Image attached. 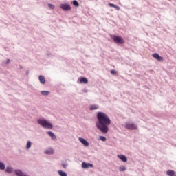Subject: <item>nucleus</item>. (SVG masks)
Masks as SVG:
<instances>
[{"mask_svg":"<svg viewBox=\"0 0 176 176\" xmlns=\"http://www.w3.org/2000/svg\"><path fill=\"white\" fill-rule=\"evenodd\" d=\"M98 122L96 123L97 129L103 134H107L109 131L108 126L111 124V119L105 113L98 112L97 114Z\"/></svg>","mask_w":176,"mask_h":176,"instance_id":"obj_1","label":"nucleus"},{"mask_svg":"<svg viewBox=\"0 0 176 176\" xmlns=\"http://www.w3.org/2000/svg\"><path fill=\"white\" fill-rule=\"evenodd\" d=\"M37 122L38 124L42 126V127H44V129H53V125L46 120H38Z\"/></svg>","mask_w":176,"mask_h":176,"instance_id":"obj_2","label":"nucleus"},{"mask_svg":"<svg viewBox=\"0 0 176 176\" xmlns=\"http://www.w3.org/2000/svg\"><path fill=\"white\" fill-rule=\"evenodd\" d=\"M111 38L113 39V41L116 43H121V44L124 43V40L123 39V38H122V37H120L119 36L111 35Z\"/></svg>","mask_w":176,"mask_h":176,"instance_id":"obj_3","label":"nucleus"},{"mask_svg":"<svg viewBox=\"0 0 176 176\" xmlns=\"http://www.w3.org/2000/svg\"><path fill=\"white\" fill-rule=\"evenodd\" d=\"M125 128L128 130H137V126L133 123H126Z\"/></svg>","mask_w":176,"mask_h":176,"instance_id":"obj_4","label":"nucleus"},{"mask_svg":"<svg viewBox=\"0 0 176 176\" xmlns=\"http://www.w3.org/2000/svg\"><path fill=\"white\" fill-rule=\"evenodd\" d=\"M60 8L63 9V10H71V6H69L68 3L61 4Z\"/></svg>","mask_w":176,"mask_h":176,"instance_id":"obj_5","label":"nucleus"},{"mask_svg":"<svg viewBox=\"0 0 176 176\" xmlns=\"http://www.w3.org/2000/svg\"><path fill=\"white\" fill-rule=\"evenodd\" d=\"M81 167H82V168H85V169L89 168H92L93 164H90V163L82 162V165H81Z\"/></svg>","mask_w":176,"mask_h":176,"instance_id":"obj_6","label":"nucleus"},{"mask_svg":"<svg viewBox=\"0 0 176 176\" xmlns=\"http://www.w3.org/2000/svg\"><path fill=\"white\" fill-rule=\"evenodd\" d=\"M80 142L84 145V146H89V142H87L86 140L82 138H78Z\"/></svg>","mask_w":176,"mask_h":176,"instance_id":"obj_7","label":"nucleus"},{"mask_svg":"<svg viewBox=\"0 0 176 176\" xmlns=\"http://www.w3.org/2000/svg\"><path fill=\"white\" fill-rule=\"evenodd\" d=\"M153 57L155 58V60H158V61H163V57L160 56L159 54H153Z\"/></svg>","mask_w":176,"mask_h":176,"instance_id":"obj_8","label":"nucleus"},{"mask_svg":"<svg viewBox=\"0 0 176 176\" xmlns=\"http://www.w3.org/2000/svg\"><path fill=\"white\" fill-rule=\"evenodd\" d=\"M79 80L80 83H84L85 85H87V83H89V80H87L85 77H80Z\"/></svg>","mask_w":176,"mask_h":176,"instance_id":"obj_9","label":"nucleus"},{"mask_svg":"<svg viewBox=\"0 0 176 176\" xmlns=\"http://www.w3.org/2000/svg\"><path fill=\"white\" fill-rule=\"evenodd\" d=\"M118 157L119 159H120L122 160V162H124V163H126V162H127V157H126L125 155H118Z\"/></svg>","mask_w":176,"mask_h":176,"instance_id":"obj_10","label":"nucleus"},{"mask_svg":"<svg viewBox=\"0 0 176 176\" xmlns=\"http://www.w3.org/2000/svg\"><path fill=\"white\" fill-rule=\"evenodd\" d=\"M98 108H100V107L97 104H91L89 107L90 111H95L96 109H98Z\"/></svg>","mask_w":176,"mask_h":176,"instance_id":"obj_11","label":"nucleus"},{"mask_svg":"<svg viewBox=\"0 0 176 176\" xmlns=\"http://www.w3.org/2000/svg\"><path fill=\"white\" fill-rule=\"evenodd\" d=\"M45 153L46 155H53V153H54V151L53 148H49L45 151Z\"/></svg>","mask_w":176,"mask_h":176,"instance_id":"obj_12","label":"nucleus"},{"mask_svg":"<svg viewBox=\"0 0 176 176\" xmlns=\"http://www.w3.org/2000/svg\"><path fill=\"white\" fill-rule=\"evenodd\" d=\"M38 79L42 85H45V83L46 82V80H45V76H39Z\"/></svg>","mask_w":176,"mask_h":176,"instance_id":"obj_13","label":"nucleus"},{"mask_svg":"<svg viewBox=\"0 0 176 176\" xmlns=\"http://www.w3.org/2000/svg\"><path fill=\"white\" fill-rule=\"evenodd\" d=\"M48 135L51 137L52 140H56L57 138H56V135L53 133L52 131H48L47 132Z\"/></svg>","mask_w":176,"mask_h":176,"instance_id":"obj_14","label":"nucleus"},{"mask_svg":"<svg viewBox=\"0 0 176 176\" xmlns=\"http://www.w3.org/2000/svg\"><path fill=\"white\" fill-rule=\"evenodd\" d=\"M108 6L110 8H115V9H116V10H120V7L116 6L115 4H112V3H109Z\"/></svg>","mask_w":176,"mask_h":176,"instance_id":"obj_15","label":"nucleus"},{"mask_svg":"<svg viewBox=\"0 0 176 176\" xmlns=\"http://www.w3.org/2000/svg\"><path fill=\"white\" fill-rule=\"evenodd\" d=\"M166 174L168 176H175V172L174 170H167Z\"/></svg>","mask_w":176,"mask_h":176,"instance_id":"obj_16","label":"nucleus"},{"mask_svg":"<svg viewBox=\"0 0 176 176\" xmlns=\"http://www.w3.org/2000/svg\"><path fill=\"white\" fill-rule=\"evenodd\" d=\"M6 173H8V174H12V173H13V168H12V167H7L6 169Z\"/></svg>","mask_w":176,"mask_h":176,"instance_id":"obj_17","label":"nucleus"},{"mask_svg":"<svg viewBox=\"0 0 176 176\" xmlns=\"http://www.w3.org/2000/svg\"><path fill=\"white\" fill-rule=\"evenodd\" d=\"M41 94L43 96H49V94H50V91H41Z\"/></svg>","mask_w":176,"mask_h":176,"instance_id":"obj_18","label":"nucleus"},{"mask_svg":"<svg viewBox=\"0 0 176 176\" xmlns=\"http://www.w3.org/2000/svg\"><path fill=\"white\" fill-rule=\"evenodd\" d=\"M58 174L60 176H67V174L65 173V172L62 171V170H58Z\"/></svg>","mask_w":176,"mask_h":176,"instance_id":"obj_19","label":"nucleus"},{"mask_svg":"<svg viewBox=\"0 0 176 176\" xmlns=\"http://www.w3.org/2000/svg\"><path fill=\"white\" fill-rule=\"evenodd\" d=\"M72 4L76 8H79V3L76 0L73 1Z\"/></svg>","mask_w":176,"mask_h":176,"instance_id":"obj_20","label":"nucleus"},{"mask_svg":"<svg viewBox=\"0 0 176 176\" xmlns=\"http://www.w3.org/2000/svg\"><path fill=\"white\" fill-rule=\"evenodd\" d=\"M6 166H5V164L0 162V170H5Z\"/></svg>","mask_w":176,"mask_h":176,"instance_id":"obj_21","label":"nucleus"},{"mask_svg":"<svg viewBox=\"0 0 176 176\" xmlns=\"http://www.w3.org/2000/svg\"><path fill=\"white\" fill-rule=\"evenodd\" d=\"M100 141H102L103 142H105L107 141V138L104 137V136H100Z\"/></svg>","mask_w":176,"mask_h":176,"instance_id":"obj_22","label":"nucleus"},{"mask_svg":"<svg viewBox=\"0 0 176 176\" xmlns=\"http://www.w3.org/2000/svg\"><path fill=\"white\" fill-rule=\"evenodd\" d=\"M31 148V142H28L27 145H26V149H29Z\"/></svg>","mask_w":176,"mask_h":176,"instance_id":"obj_23","label":"nucleus"},{"mask_svg":"<svg viewBox=\"0 0 176 176\" xmlns=\"http://www.w3.org/2000/svg\"><path fill=\"white\" fill-rule=\"evenodd\" d=\"M120 171H126V167L122 166L119 168Z\"/></svg>","mask_w":176,"mask_h":176,"instance_id":"obj_24","label":"nucleus"},{"mask_svg":"<svg viewBox=\"0 0 176 176\" xmlns=\"http://www.w3.org/2000/svg\"><path fill=\"white\" fill-rule=\"evenodd\" d=\"M48 6H49L50 8L52 9V10L54 9V6L53 4L49 3V4H48Z\"/></svg>","mask_w":176,"mask_h":176,"instance_id":"obj_25","label":"nucleus"},{"mask_svg":"<svg viewBox=\"0 0 176 176\" xmlns=\"http://www.w3.org/2000/svg\"><path fill=\"white\" fill-rule=\"evenodd\" d=\"M111 74H112V75H116V71L111 70Z\"/></svg>","mask_w":176,"mask_h":176,"instance_id":"obj_26","label":"nucleus"},{"mask_svg":"<svg viewBox=\"0 0 176 176\" xmlns=\"http://www.w3.org/2000/svg\"><path fill=\"white\" fill-rule=\"evenodd\" d=\"M9 63H10V60L8 59L7 60V64H9Z\"/></svg>","mask_w":176,"mask_h":176,"instance_id":"obj_27","label":"nucleus"},{"mask_svg":"<svg viewBox=\"0 0 176 176\" xmlns=\"http://www.w3.org/2000/svg\"><path fill=\"white\" fill-rule=\"evenodd\" d=\"M63 167H64V168H65V164H63Z\"/></svg>","mask_w":176,"mask_h":176,"instance_id":"obj_28","label":"nucleus"}]
</instances>
